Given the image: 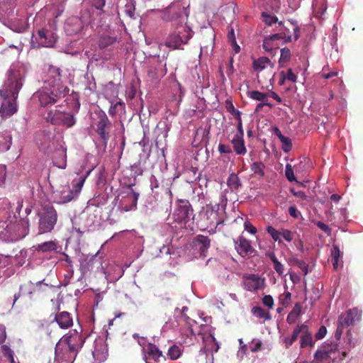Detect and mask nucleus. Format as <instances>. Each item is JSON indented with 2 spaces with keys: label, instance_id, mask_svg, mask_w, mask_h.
<instances>
[{
  "label": "nucleus",
  "instance_id": "nucleus-30",
  "mask_svg": "<svg viewBox=\"0 0 363 363\" xmlns=\"http://www.w3.org/2000/svg\"><path fill=\"white\" fill-rule=\"evenodd\" d=\"M116 41V38L113 36H108V35H103L100 36L99 40V46L100 49H104V48H108V46H111L113 45L114 42Z\"/></svg>",
  "mask_w": 363,
  "mask_h": 363
},
{
  "label": "nucleus",
  "instance_id": "nucleus-33",
  "mask_svg": "<svg viewBox=\"0 0 363 363\" xmlns=\"http://www.w3.org/2000/svg\"><path fill=\"white\" fill-rule=\"evenodd\" d=\"M91 170H89L85 176L80 177L78 179H74L72 182V187L73 190L75 191V193H79V191H82V189L83 188L84 184L85 182V180L86 177H88L89 174H90Z\"/></svg>",
  "mask_w": 363,
  "mask_h": 363
},
{
  "label": "nucleus",
  "instance_id": "nucleus-4",
  "mask_svg": "<svg viewBox=\"0 0 363 363\" xmlns=\"http://www.w3.org/2000/svg\"><path fill=\"white\" fill-rule=\"evenodd\" d=\"M174 222L181 226H189L191 220H194V214L192 205L186 199H179L172 213Z\"/></svg>",
  "mask_w": 363,
  "mask_h": 363
},
{
  "label": "nucleus",
  "instance_id": "nucleus-35",
  "mask_svg": "<svg viewBox=\"0 0 363 363\" xmlns=\"http://www.w3.org/2000/svg\"><path fill=\"white\" fill-rule=\"evenodd\" d=\"M247 95L251 99L259 100V101H260V100H265V99H267L269 96L267 93H263V91H247Z\"/></svg>",
  "mask_w": 363,
  "mask_h": 363
},
{
  "label": "nucleus",
  "instance_id": "nucleus-7",
  "mask_svg": "<svg viewBox=\"0 0 363 363\" xmlns=\"http://www.w3.org/2000/svg\"><path fill=\"white\" fill-rule=\"evenodd\" d=\"M159 13L164 21H182L184 19L185 8L184 6H182L181 3L174 1V3L166 6L164 9L159 11Z\"/></svg>",
  "mask_w": 363,
  "mask_h": 363
},
{
  "label": "nucleus",
  "instance_id": "nucleus-34",
  "mask_svg": "<svg viewBox=\"0 0 363 363\" xmlns=\"http://www.w3.org/2000/svg\"><path fill=\"white\" fill-rule=\"evenodd\" d=\"M264 164L262 162H252L250 165L251 170L259 177H264Z\"/></svg>",
  "mask_w": 363,
  "mask_h": 363
},
{
  "label": "nucleus",
  "instance_id": "nucleus-12",
  "mask_svg": "<svg viewBox=\"0 0 363 363\" xmlns=\"http://www.w3.org/2000/svg\"><path fill=\"white\" fill-rule=\"evenodd\" d=\"M45 279L33 283L29 281L27 284L21 286V291L23 294H27L30 300H36L38 298L43 299V290L42 289V284L44 283Z\"/></svg>",
  "mask_w": 363,
  "mask_h": 363
},
{
  "label": "nucleus",
  "instance_id": "nucleus-8",
  "mask_svg": "<svg viewBox=\"0 0 363 363\" xmlns=\"http://www.w3.org/2000/svg\"><path fill=\"white\" fill-rule=\"evenodd\" d=\"M48 74L50 78L52 77L53 79L51 82L53 91H50V96L48 95V93H47V106H48L49 104L57 103V101H59L62 98V91H56L55 89V84H57L61 79L60 69H56V67H53V66H50L48 70Z\"/></svg>",
  "mask_w": 363,
  "mask_h": 363
},
{
  "label": "nucleus",
  "instance_id": "nucleus-54",
  "mask_svg": "<svg viewBox=\"0 0 363 363\" xmlns=\"http://www.w3.org/2000/svg\"><path fill=\"white\" fill-rule=\"evenodd\" d=\"M92 6L96 7L98 10L103 11V8L105 6L106 0H91Z\"/></svg>",
  "mask_w": 363,
  "mask_h": 363
},
{
  "label": "nucleus",
  "instance_id": "nucleus-57",
  "mask_svg": "<svg viewBox=\"0 0 363 363\" xmlns=\"http://www.w3.org/2000/svg\"><path fill=\"white\" fill-rule=\"evenodd\" d=\"M244 228L245 230H247V232H250V233L255 234L257 233V228L255 225H253L251 222H249V220H246L244 223Z\"/></svg>",
  "mask_w": 363,
  "mask_h": 363
},
{
  "label": "nucleus",
  "instance_id": "nucleus-63",
  "mask_svg": "<svg viewBox=\"0 0 363 363\" xmlns=\"http://www.w3.org/2000/svg\"><path fill=\"white\" fill-rule=\"evenodd\" d=\"M290 191L295 197H298L301 199H306L308 197L303 191H296L295 189H291Z\"/></svg>",
  "mask_w": 363,
  "mask_h": 363
},
{
  "label": "nucleus",
  "instance_id": "nucleus-5",
  "mask_svg": "<svg viewBox=\"0 0 363 363\" xmlns=\"http://www.w3.org/2000/svg\"><path fill=\"white\" fill-rule=\"evenodd\" d=\"M192 35V30L190 27L182 25L168 35L164 45L172 49H183V45L188 43Z\"/></svg>",
  "mask_w": 363,
  "mask_h": 363
},
{
  "label": "nucleus",
  "instance_id": "nucleus-58",
  "mask_svg": "<svg viewBox=\"0 0 363 363\" xmlns=\"http://www.w3.org/2000/svg\"><path fill=\"white\" fill-rule=\"evenodd\" d=\"M302 311V306L300 303H296L294 306L293 308V314L294 318V322H296V319L298 318L299 314H301Z\"/></svg>",
  "mask_w": 363,
  "mask_h": 363
},
{
  "label": "nucleus",
  "instance_id": "nucleus-43",
  "mask_svg": "<svg viewBox=\"0 0 363 363\" xmlns=\"http://www.w3.org/2000/svg\"><path fill=\"white\" fill-rule=\"evenodd\" d=\"M291 57V52L289 48H282L281 49V57L279 60V64L285 63V62H289Z\"/></svg>",
  "mask_w": 363,
  "mask_h": 363
},
{
  "label": "nucleus",
  "instance_id": "nucleus-18",
  "mask_svg": "<svg viewBox=\"0 0 363 363\" xmlns=\"http://www.w3.org/2000/svg\"><path fill=\"white\" fill-rule=\"evenodd\" d=\"M361 312L356 307L346 311L344 313H341L340 320L343 330H345V327H348V325H354L355 320L359 318Z\"/></svg>",
  "mask_w": 363,
  "mask_h": 363
},
{
  "label": "nucleus",
  "instance_id": "nucleus-52",
  "mask_svg": "<svg viewBox=\"0 0 363 363\" xmlns=\"http://www.w3.org/2000/svg\"><path fill=\"white\" fill-rule=\"evenodd\" d=\"M218 152L222 153H232L233 149L230 145H224V143H219L218 146Z\"/></svg>",
  "mask_w": 363,
  "mask_h": 363
},
{
  "label": "nucleus",
  "instance_id": "nucleus-49",
  "mask_svg": "<svg viewBox=\"0 0 363 363\" xmlns=\"http://www.w3.org/2000/svg\"><path fill=\"white\" fill-rule=\"evenodd\" d=\"M61 248L57 241H47V251H60Z\"/></svg>",
  "mask_w": 363,
  "mask_h": 363
},
{
  "label": "nucleus",
  "instance_id": "nucleus-60",
  "mask_svg": "<svg viewBox=\"0 0 363 363\" xmlns=\"http://www.w3.org/2000/svg\"><path fill=\"white\" fill-rule=\"evenodd\" d=\"M6 175V166L0 164V186H2L5 182Z\"/></svg>",
  "mask_w": 363,
  "mask_h": 363
},
{
  "label": "nucleus",
  "instance_id": "nucleus-15",
  "mask_svg": "<svg viewBox=\"0 0 363 363\" xmlns=\"http://www.w3.org/2000/svg\"><path fill=\"white\" fill-rule=\"evenodd\" d=\"M110 123L111 122L104 112L99 114V121L96 124V131L101 138L105 145H107L108 139H110V134L106 131V128Z\"/></svg>",
  "mask_w": 363,
  "mask_h": 363
},
{
  "label": "nucleus",
  "instance_id": "nucleus-41",
  "mask_svg": "<svg viewBox=\"0 0 363 363\" xmlns=\"http://www.w3.org/2000/svg\"><path fill=\"white\" fill-rule=\"evenodd\" d=\"M270 38L272 41H273V40H281V38L285 41H291L292 36L291 34L285 33V31H280L277 33V34L270 35Z\"/></svg>",
  "mask_w": 363,
  "mask_h": 363
},
{
  "label": "nucleus",
  "instance_id": "nucleus-47",
  "mask_svg": "<svg viewBox=\"0 0 363 363\" xmlns=\"http://www.w3.org/2000/svg\"><path fill=\"white\" fill-rule=\"evenodd\" d=\"M262 16L264 21L268 26H272L273 23H276V21H278V18L277 17H276V16H271V14H268V13L263 12L262 13Z\"/></svg>",
  "mask_w": 363,
  "mask_h": 363
},
{
  "label": "nucleus",
  "instance_id": "nucleus-25",
  "mask_svg": "<svg viewBox=\"0 0 363 363\" xmlns=\"http://www.w3.org/2000/svg\"><path fill=\"white\" fill-rule=\"evenodd\" d=\"M57 220V213L53 206L47 208V232L52 230L55 227Z\"/></svg>",
  "mask_w": 363,
  "mask_h": 363
},
{
  "label": "nucleus",
  "instance_id": "nucleus-50",
  "mask_svg": "<svg viewBox=\"0 0 363 363\" xmlns=\"http://www.w3.org/2000/svg\"><path fill=\"white\" fill-rule=\"evenodd\" d=\"M342 333H344L342 325H341V315H340L337 322V328L335 333V337L336 339H340Z\"/></svg>",
  "mask_w": 363,
  "mask_h": 363
},
{
  "label": "nucleus",
  "instance_id": "nucleus-9",
  "mask_svg": "<svg viewBox=\"0 0 363 363\" xmlns=\"http://www.w3.org/2000/svg\"><path fill=\"white\" fill-rule=\"evenodd\" d=\"M49 120L55 125H65L68 127L73 126L76 122L72 113H67L61 110H49L47 121Z\"/></svg>",
  "mask_w": 363,
  "mask_h": 363
},
{
  "label": "nucleus",
  "instance_id": "nucleus-44",
  "mask_svg": "<svg viewBox=\"0 0 363 363\" xmlns=\"http://www.w3.org/2000/svg\"><path fill=\"white\" fill-rule=\"evenodd\" d=\"M293 147V143L291 138L286 137L282 134V149L284 152H289Z\"/></svg>",
  "mask_w": 363,
  "mask_h": 363
},
{
  "label": "nucleus",
  "instance_id": "nucleus-55",
  "mask_svg": "<svg viewBox=\"0 0 363 363\" xmlns=\"http://www.w3.org/2000/svg\"><path fill=\"white\" fill-rule=\"evenodd\" d=\"M302 328H303V326H301V325H297L294 328V329L293 330V333L291 335L292 344H294V341H296V340L298 339L299 334L301 332Z\"/></svg>",
  "mask_w": 363,
  "mask_h": 363
},
{
  "label": "nucleus",
  "instance_id": "nucleus-39",
  "mask_svg": "<svg viewBox=\"0 0 363 363\" xmlns=\"http://www.w3.org/2000/svg\"><path fill=\"white\" fill-rule=\"evenodd\" d=\"M290 262L295 264L298 267V268H301L304 274H307V273H308V264L306 262L302 261V259H298V258H291L290 259Z\"/></svg>",
  "mask_w": 363,
  "mask_h": 363
},
{
  "label": "nucleus",
  "instance_id": "nucleus-53",
  "mask_svg": "<svg viewBox=\"0 0 363 363\" xmlns=\"http://www.w3.org/2000/svg\"><path fill=\"white\" fill-rule=\"evenodd\" d=\"M262 303L264 305H266V306H268V308H273L274 305V300L273 296H264L262 297Z\"/></svg>",
  "mask_w": 363,
  "mask_h": 363
},
{
  "label": "nucleus",
  "instance_id": "nucleus-40",
  "mask_svg": "<svg viewBox=\"0 0 363 363\" xmlns=\"http://www.w3.org/2000/svg\"><path fill=\"white\" fill-rule=\"evenodd\" d=\"M135 0H127L125 5V13H127L130 18H133L135 14Z\"/></svg>",
  "mask_w": 363,
  "mask_h": 363
},
{
  "label": "nucleus",
  "instance_id": "nucleus-46",
  "mask_svg": "<svg viewBox=\"0 0 363 363\" xmlns=\"http://www.w3.org/2000/svg\"><path fill=\"white\" fill-rule=\"evenodd\" d=\"M33 99H38L40 106L44 107L45 106V93L43 91H38L33 96Z\"/></svg>",
  "mask_w": 363,
  "mask_h": 363
},
{
  "label": "nucleus",
  "instance_id": "nucleus-13",
  "mask_svg": "<svg viewBox=\"0 0 363 363\" xmlns=\"http://www.w3.org/2000/svg\"><path fill=\"white\" fill-rule=\"evenodd\" d=\"M84 341L85 338L77 330L67 335L65 339V345L67 346L69 351L74 354L78 352L80 347H83Z\"/></svg>",
  "mask_w": 363,
  "mask_h": 363
},
{
  "label": "nucleus",
  "instance_id": "nucleus-51",
  "mask_svg": "<svg viewBox=\"0 0 363 363\" xmlns=\"http://www.w3.org/2000/svg\"><path fill=\"white\" fill-rule=\"evenodd\" d=\"M226 108L228 112L231 113V114H233L235 117V118H237V116L239 114V110H237V108H235L231 101H227Z\"/></svg>",
  "mask_w": 363,
  "mask_h": 363
},
{
  "label": "nucleus",
  "instance_id": "nucleus-56",
  "mask_svg": "<svg viewBox=\"0 0 363 363\" xmlns=\"http://www.w3.org/2000/svg\"><path fill=\"white\" fill-rule=\"evenodd\" d=\"M291 293L290 291H285L281 296V302L283 305H288L289 304V302L291 301Z\"/></svg>",
  "mask_w": 363,
  "mask_h": 363
},
{
  "label": "nucleus",
  "instance_id": "nucleus-23",
  "mask_svg": "<svg viewBox=\"0 0 363 363\" xmlns=\"http://www.w3.org/2000/svg\"><path fill=\"white\" fill-rule=\"evenodd\" d=\"M195 241L199 246L200 254L202 256H206L208 249L211 246V240L209 239L208 236H204V235H197L195 238Z\"/></svg>",
  "mask_w": 363,
  "mask_h": 363
},
{
  "label": "nucleus",
  "instance_id": "nucleus-20",
  "mask_svg": "<svg viewBox=\"0 0 363 363\" xmlns=\"http://www.w3.org/2000/svg\"><path fill=\"white\" fill-rule=\"evenodd\" d=\"M274 66V63L272 62L268 57H259L252 62V68L256 70L257 73L261 72V70L266 69V68H269L272 72Z\"/></svg>",
  "mask_w": 363,
  "mask_h": 363
},
{
  "label": "nucleus",
  "instance_id": "nucleus-16",
  "mask_svg": "<svg viewBox=\"0 0 363 363\" xmlns=\"http://www.w3.org/2000/svg\"><path fill=\"white\" fill-rule=\"evenodd\" d=\"M50 157L55 166L60 169H65L67 165L66 150L62 146L55 148V151L51 153Z\"/></svg>",
  "mask_w": 363,
  "mask_h": 363
},
{
  "label": "nucleus",
  "instance_id": "nucleus-11",
  "mask_svg": "<svg viewBox=\"0 0 363 363\" xmlns=\"http://www.w3.org/2000/svg\"><path fill=\"white\" fill-rule=\"evenodd\" d=\"M139 199L138 192H135L133 187H130L124 195L122 196L119 201L118 206L121 207L123 211H130L133 210L138 206V201Z\"/></svg>",
  "mask_w": 363,
  "mask_h": 363
},
{
  "label": "nucleus",
  "instance_id": "nucleus-42",
  "mask_svg": "<svg viewBox=\"0 0 363 363\" xmlns=\"http://www.w3.org/2000/svg\"><path fill=\"white\" fill-rule=\"evenodd\" d=\"M285 176L289 182H297L294 174V169L291 164H286L285 167Z\"/></svg>",
  "mask_w": 363,
  "mask_h": 363
},
{
  "label": "nucleus",
  "instance_id": "nucleus-27",
  "mask_svg": "<svg viewBox=\"0 0 363 363\" xmlns=\"http://www.w3.org/2000/svg\"><path fill=\"white\" fill-rule=\"evenodd\" d=\"M12 144V137L10 131L6 130L0 135V145L1 150L7 151Z\"/></svg>",
  "mask_w": 363,
  "mask_h": 363
},
{
  "label": "nucleus",
  "instance_id": "nucleus-48",
  "mask_svg": "<svg viewBox=\"0 0 363 363\" xmlns=\"http://www.w3.org/2000/svg\"><path fill=\"white\" fill-rule=\"evenodd\" d=\"M236 119L238 120L237 123V133L241 137L244 138V129L242 125V120L241 118V112L239 111L238 116L236 117Z\"/></svg>",
  "mask_w": 363,
  "mask_h": 363
},
{
  "label": "nucleus",
  "instance_id": "nucleus-32",
  "mask_svg": "<svg viewBox=\"0 0 363 363\" xmlns=\"http://www.w3.org/2000/svg\"><path fill=\"white\" fill-rule=\"evenodd\" d=\"M227 184L231 189H238L241 185L240 177L237 176L235 173H231L228 178Z\"/></svg>",
  "mask_w": 363,
  "mask_h": 363
},
{
  "label": "nucleus",
  "instance_id": "nucleus-59",
  "mask_svg": "<svg viewBox=\"0 0 363 363\" xmlns=\"http://www.w3.org/2000/svg\"><path fill=\"white\" fill-rule=\"evenodd\" d=\"M326 333H327L326 326H324V325H322V326L320 327L318 332L315 333V337H316V339H323V337H325Z\"/></svg>",
  "mask_w": 363,
  "mask_h": 363
},
{
  "label": "nucleus",
  "instance_id": "nucleus-24",
  "mask_svg": "<svg viewBox=\"0 0 363 363\" xmlns=\"http://www.w3.org/2000/svg\"><path fill=\"white\" fill-rule=\"evenodd\" d=\"M301 325H303L304 328H302L301 333V347H313L314 344V341L313 340L312 334L308 330V326L305 324H301Z\"/></svg>",
  "mask_w": 363,
  "mask_h": 363
},
{
  "label": "nucleus",
  "instance_id": "nucleus-22",
  "mask_svg": "<svg viewBox=\"0 0 363 363\" xmlns=\"http://www.w3.org/2000/svg\"><path fill=\"white\" fill-rule=\"evenodd\" d=\"M231 143L236 155H245L247 153V149L245 146V140L241 138L239 134H235L231 140Z\"/></svg>",
  "mask_w": 363,
  "mask_h": 363
},
{
  "label": "nucleus",
  "instance_id": "nucleus-3",
  "mask_svg": "<svg viewBox=\"0 0 363 363\" xmlns=\"http://www.w3.org/2000/svg\"><path fill=\"white\" fill-rule=\"evenodd\" d=\"M5 216L2 218L1 227L4 228L15 240L23 238L28 233V223L11 215L9 211L4 212Z\"/></svg>",
  "mask_w": 363,
  "mask_h": 363
},
{
  "label": "nucleus",
  "instance_id": "nucleus-31",
  "mask_svg": "<svg viewBox=\"0 0 363 363\" xmlns=\"http://www.w3.org/2000/svg\"><path fill=\"white\" fill-rule=\"evenodd\" d=\"M271 261L273 262L274 268L278 274H283L284 267L281 262H279L275 253L268 254Z\"/></svg>",
  "mask_w": 363,
  "mask_h": 363
},
{
  "label": "nucleus",
  "instance_id": "nucleus-64",
  "mask_svg": "<svg viewBox=\"0 0 363 363\" xmlns=\"http://www.w3.org/2000/svg\"><path fill=\"white\" fill-rule=\"evenodd\" d=\"M1 350L5 357H11V354H13V352L6 345H4L1 346Z\"/></svg>",
  "mask_w": 363,
  "mask_h": 363
},
{
  "label": "nucleus",
  "instance_id": "nucleus-17",
  "mask_svg": "<svg viewBox=\"0 0 363 363\" xmlns=\"http://www.w3.org/2000/svg\"><path fill=\"white\" fill-rule=\"evenodd\" d=\"M144 352L145 359L148 363L150 359H152L153 361H160L161 358H162V359H166V357L162 354L161 350H160L156 345H154V343H148L144 349Z\"/></svg>",
  "mask_w": 363,
  "mask_h": 363
},
{
  "label": "nucleus",
  "instance_id": "nucleus-26",
  "mask_svg": "<svg viewBox=\"0 0 363 363\" xmlns=\"http://www.w3.org/2000/svg\"><path fill=\"white\" fill-rule=\"evenodd\" d=\"M206 215L207 216L208 224L209 225L218 226L223 223V220L219 218L218 211L212 209V208L211 209H207Z\"/></svg>",
  "mask_w": 363,
  "mask_h": 363
},
{
  "label": "nucleus",
  "instance_id": "nucleus-19",
  "mask_svg": "<svg viewBox=\"0 0 363 363\" xmlns=\"http://www.w3.org/2000/svg\"><path fill=\"white\" fill-rule=\"evenodd\" d=\"M235 245L237 252L242 256L252 254L255 250L252 246L251 241L246 239V238H243V236H240V238L236 240Z\"/></svg>",
  "mask_w": 363,
  "mask_h": 363
},
{
  "label": "nucleus",
  "instance_id": "nucleus-61",
  "mask_svg": "<svg viewBox=\"0 0 363 363\" xmlns=\"http://www.w3.org/2000/svg\"><path fill=\"white\" fill-rule=\"evenodd\" d=\"M286 79L291 82H296V81H297V75L294 74L292 69H289L286 74Z\"/></svg>",
  "mask_w": 363,
  "mask_h": 363
},
{
  "label": "nucleus",
  "instance_id": "nucleus-21",
  "mask_svg": "<svg viewBox=\"0 0 363 363\" xmlns=\"http://www.w3.org/2000/svg\"><path fill=\"white\" fill-rule=\"evenodd\" d=\"M16 111V104L10 101H6L1 106L0 116L2 118H6L13 115Z\"/></svg>",
  "mask_w": 363,
  "mask_h": 363
},
{
  "label": "nucleus",
  "instance_id": "nucleus-37",
  "mask_svg": "<svg viewBox=\"0 0 363 363\" xmlns=\"http://www.w3.org/2000/svg\"><path fill=\"white\" fill-rule=\"evenodd\" d=\"M124 109H125V104L123 101H119L110 106L108 113L111 116H115L119 111H124Z\"/></svg>",
  "mask_w": 363,
  "mask_h": 363
},
{
  "label": "nucleus",
  "instance_id": "nucleus-6",
  "mask_svg": "<svg viewBox=\"0 0 363 363\" xmlns=\"http://www.w3.org/2000/svg\"><path fill=\"white\" fill-rule=\"evenodd\" d=\"M25 71L23 69L11 68L9 71L6 86L13 99H16L18 92L23 84Z\"/></svg>",
  "mask_w": 363,
  "mask_h": 363
},
{
  "label": "nucleus",
  "instance_id": "nucleus-28",
  "mask_svg": "<svg viewBox=\"0 0 363 363\" xmlns=\"http://www.w3.org/2000/svg\"><path fill=\"white\" fill-rule=\"evenodd\" d=\"M38 35L42 41L39 42L38 40V37L33 35L30 42V45L32 48H39L44 46V42L43 40H45V29L43 28L38 30Z\"/></svg>",
  "mask_w": 363,
  "mask_h": 363
},
{
  "label": "nucleus",
  "instance_id": "nucleus-29",
  "mask_svg": "<svg viewBox=\"0 0 363 363\" xmlns=\"http://www.w3.org/2000/svg\"><path fill=\"white\" fill-rule=\"evenodd\" d=\"M252 313L258 317V318H263L264 320H269L272 319V315L268 311L264 310L260 306H255L251 309Z\"/></svg>",
  "mask_w": 363,
  "mask_h": 363
},
{
  "label": "nucleus",
  "instance_id": "nucleus-45",
  "mask_svg": "<svg viewBox=\"0 0 363 363\" xmlns=\"http://www.w3.org/2000/svg\"><path fill=\"white\" fill-rule=\"evenodd\" d=\"M38 216H39V234H43L45 232V216L44 212L38 211Z\"/></svg>",
  "mask_w": 363,
  "mask_h": 363
},
{
  "label": "nucleus",
  "instance_id": "nucleus-38",
  "mask_svg": "<svg viewBox=\"0 0 363 363\" xmlns=\"http://www.w3.org/2000/svg\"><path fill=\"white\" fill-rule=\"evenodd\" d=\"M33 257H43L45 252V242L33 246Z\"/></svg>",
  "mask_w": 363,
  "mask_h": 363
},
{
  "label": "nucleus",
  "instance_id": "nucleus-36",
  "mask_svg": "<svg viewBox=\"0 0 363 363\" xmlns=\"http://www.w3.org/2000/svg\"><path fill=\"white\" fill-rule=\"evenodd\" d=\"M181 354V348L180 347L177 346V345H173V346L169 347L167 352V354L170 359H177V358L180 357Z\"/></svg>",
  "mask_w": 363,
  "mask_h": 363
},
{
  "label": "nucleus",
  "instance_id": "nucleus-2",
  "mask_svg": "<svg viewBox=\"0 0 363 363\" xmlns=\"http://www.w3.org/2000/svg\"><path fill=\"white\" fill-rule=\"evenodd\" d=\"M347 354V351L340 352L337 343H325L314 353V360L311 363H333L337 359L342 361Z\"/></svg>",
  "mask_w": 363,
  "mask_h": 363
},
{
  "label": "nucleus",
  "instance_id": "nucleus-10",
  "mask_svg": "<svg viewBox=\"0 0 363 363\" xmlns=\"http://www.w3.org/2000/svg\"><path fill=\"white\" fill-rule=\"evenodd\" d=\"M242 284L245 290L258 291L264 289L265 280L258 274H243Z\"/></svg>",
  "mask_w": 363,
  "mask_h": 363
},
{
  "label": "nucleus",
  "instance_id": "nucleus-14",
  "mask_svg": "<svg viewBox=\"0 0 363 363\" xmlns=\"http://www.w3.org/2000/svg\"><path fill=\"white\" fill-rule=\"evenodd\" d=\"M266 231L271 235L274 240H277L279 243L282 240L281 237L289 242L293 240L294 238V233H292L290 230H287V228H281L279 231V230H276L273 225H267Z\"/></svg>",
  "mask_w": 363,
  "mask_h": 363
},
{
  "label": "nucleus",
  "instance_id": "nucleus-62",
  "mask_svg": "<svg viewBox=\"0 0 363 363\" xmlns=\"http://www.w3.org/2000/svg\"><path fill=\"white\" fill-rule=\"evenodd\" d=\"M340 255L341 251L339 247H337V245H333L332 250L333 259H337V262H339Z\"/></svg>",
  "mask_w": 363,
  "mask_h": 363
},
{
  "label": "nucleus",
  "instance_id": "nucleus-1",
  "mask_svg": "<svg viewBox=\"0 0 363 363\" xmlns=\"http://www.w3.org/2000/svg\"><path fill=\"white\" fill-rule=\"evenodd\" d=\"M52 303L55 306L54 311L56 313L52 316L50 315V323L47 325V333H48L50 339H52V344H55V354L57 357H60V350L63 344H65V340H62V333L57 328V325L60 328H68L70 325H73V318L71 317L69 312L62 311L60 312V303L59 301L51 300Z\"/></svg>",
  "mask_w": 363,
  "mask_h": 363
}]
</instances>
